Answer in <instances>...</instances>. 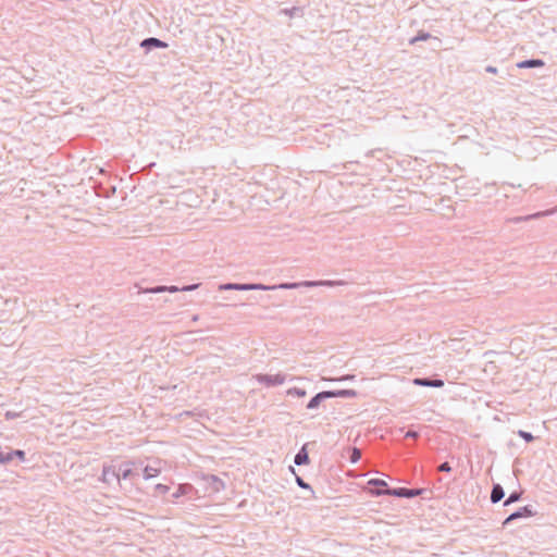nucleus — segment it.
I'll use <instances>...</instances> for the list:
<instances>
[{"label":"nucleus","mask_w":557,"mask_h":557,"mask_svg":"<svg viewBox=\"0 0 557 557\" xmlns=\"http://www.w3.org/2000/svg\"><path fill=\"white\" fill-rule=\"evenodd\" d=\"M196 287H197V285H194V286H186V287L182 288V290H191V289H194V288H196Z\"/></svg>","instance_id":"obj_27"},{"label":"nucleus","mask_w":557,"mask_h":557,"mask_svg":"<svg viewBox=\"0 0 557 557\" xmlns=\"http://www.w3.org/2000/svg\"><path fill=\"white\" fill-rule=\"evenodd\" d=\"M332 396H334V394H333V393H331V392H322V393H319L318 395H315V396H314V397L309 401V404H308V406H307V407H308L309 409H313V408H315V407H318V406H319L320 400H321L322 398L332 397Z\"/></svg>","instance_id":"obj_5"},{"label":"nucleus","mask_w":557,"mask_h":557,"mask_svg":"<svg viewBox=\"0 0 557 557\" xmlns=\"http://www.w3.org/2000/svg\"><path fill=\"white\" fill-rule=\"evenodd\" d=\"M13 459V454H4L0 453V463H7L10 462Z\"/></svg>","instance_id":"obj_12"},{"label":"nucleus","mask_w":557,"mask_h":557,"mask_svg":"<svg viewBox=\"0 0 557 557\" xmlns=\"http://www.w3.org/2000/svg\"><path fill=\"white\" fill-rule=\"evenodd\" d=\"M190 486L187 484H182L178 486L176 493L174 494V497H180L182 495H186L190 491Z\"/></svg>","instance_id":"obj_10"},{"label":"nucleus","mask_w":557,"mask_h":557,"mask_svg":"<svg viewBox=\"0 0 557 557\" xmlns=\"http://www.w3.org/2000/svg\"><path fill=\"white\" fill-rule=\"evenodd\" d=\"M296 284H293V285H288V284H283L281 285L282 288H292V287H295Z\"/></svg>","instance_id":"obj_26"},{"label":"nucleus","mask_w":557,"mask_h":557,"mask_svg":"<svg viewBox=\"0 0 557 557\" xmlns=\"http://www.w3.org/2000/svg\"><path fill=\"white\" fill-rule=\"evenodd\" d=\"M160 473V468L147 466L144 470L145 479H151L157 476Z\"/></svg>","instance_id":"obj_8"},{"label":"nucleus","mask_w":557,"mask_h":557,"mask_svg":"<svg viewBox=\"0 0 557 557\" xmlns=\"http://www.w3.org/2000/svg\"><path fill=\"white\" fill-rule=\"evenodd\" d=\"M519 435L524 438L527 442H531L533 441V436L532 434L528 433V432H524V431H520L519 432Z\"/></svg>","instance_id":"obj_18"},{"label":"nucleus","mask_w":557,"mask_h":557,"mask_svg":"<svg viewBox=\"0 0 557 557\" xmlns=\"http://www.w3.org/2000/svg\"><path fill=\"white\" fill-rule=\"evenodd\" d=\"M156 492L160 495H164L169 492V486L168 485H164V484H157L156 487H154Z\"/></svg>","instance_id":"obj_11"},{"label":"nucleus","mask_w":557,"mask_h":557,"mask_svg":"<svg viewBox=\"0 0 557 557\" xmlns=\"http://www.w3.org/2000/svg\"><path fill=\"white\" fill-rule=\"evenodd\" d=\"M372 495H393V496H399V497H413L417 496L420 492L417 490H407V488H395V490H377V491H370Z\"/></svg>","instance_id":"obj_1"},{"label":"nucleus","mask_w":557,"mask_h":557,"mask_svg":"<svg viewBox=\"0 0 557 557\" xmlns=\"http://www.w3.org/2000/svg\"><path fill=\"white\" fill-rule=\"evenodd\" d=\"M206 479L208 481L213 482V483H219L222 486L224 485L223 482L218 476H215V475H207Z\"/></svg>","instance_id":"obj_19"},{"label":"nucleus","mask_w":557,"mask_h":557,"mask_svg":"<svg viewBox=\"0 0 557 557\" xmlns=\"http://www.w3.org/2000/svg\"><path fill=\"white\" fill-rule=\"evenodd\" d=\"M257 380L261 384H264L267 386H272V385L283 384L285 381V376L282 374H274V375L260 374V375H257Z\"/></svg>","instance_id":"obj_2"},{"label":"nucleus","mask_w":557,"mask_h":557,"mask_svg":"<svg viewBox=\"0 0 557 557\" xmlns=\"http://www.w3.org/2000/svg\"><path fill=\"white\" fill-rule=\"evenodd\" d=\"M438 470L443 472H449L451 468L448 462H444L440 466Z\"/></svg>","instance_id":"obj_20"},{"label":"nucleus","mask_w":557,"mask_h":557,"mask_svg":"<svg viewBox=\"0 0 557 557\" xmlns=\"http://www.w3.org/2000/svg\"><path fill=\"white\" fill-rule=\"evenodd\" d=\"M297 481H298L299 485L304 486V483L300 479H298Z\"/></svg>","instance_id":"obj_28"},{"label":"nucleus","mask_w":557,"mask_h":557,"mask_svg":"<svg viewBox=\"0 0 557 557\" xmlns=\"http://www.w3.org/2000/svg\"><path fill=\"white\" fill-rule=\"evenodd\" d=\"M416 385L421 386H430V387H442L444 385V382L442 380H425V379H416L413 381Z\"/></svg>","instance_id":"obj_4"},{"label":"nucleus","mask_w":557,"mask_h":557,"mask_svg":"<svg viewBox=\"0 0 557 557\" xmlns=\"http://www.w3.org/2000/svg\"><path fill=\"white\" fill-rule=\"evenodd\" d=\"M163 290H165L164 287H159V288L153 289L152 292L157 293V292H163ZM166 290H169V292H176L177 288L176 287H170V288H166Z\"/></svg>","instance_id":"obj_23"},{"label":"nucleus","mask_w":557,"mask_h":557,"mask_svg":"<svg viewBox=\"0 0 557 557\" xmlns=\"http://www.w3.org/2000/svg\"><path fill=\"white\" fill-rule=\"evenodd\" d=\"M519 517H521V513H520V512H515V513L510 515V516L506 519L505 523H507V522H509V521H511V520H515V519H517V518H519Z\"/></svg>","instance_id":"obj_22"},{"label":"nucleus","mask_w":557,"mask_h":557,"mask_svg":"<svg viewBox=\"0 0 557 557\" xmlns=\"http://www.w3.org/2000/svg\"><path fill=\"white\" fill-rule=\"evenodd\" d=\"M369 485H374L376 487H380V486H386L387 483L384 481V480H380V479H371L369 482H368Z\"/></svg>","instance_id":"obj_13"},{"label":"nucleus","mask_w":557,"mask_h":557,"mask_svg":"<svg viewBox=\"0 0 557 557\" xmlns=\"http://www.w3.org/2000/svg\"><path fill=\"white\" fill-rule=\"evenodd\" d=\"M225 289H237V290H247V289H267L263 285H239V284H227L224 285Z\"/></svg>","instance_id":"obj_3"},{"label":"nucleus","mask_w":557,"mask_h":557,"mask_svg":"<svg viewBox=\"0 0 557 557\" xmlns=\"http://www.w3.org/2000/svg\"><path fill=\"white\" fill-rule=\"evenodd\" d=\"M519 497H520V496H519V494H517V493L511 494V495L508 497V499L505 502V505H509V504H511V503L517 502V500L519 499Z\"/></svg>","instance_id":"obj_17"},{"label":"nucleus","mask_w":557,"mask_h":557,"mask_svg":"<svg viewBox=\"0 0 557 557\" xmlns=\"http://www.w3.org/2000/svg\"><path fill=\"white\" fill-rule=\"evenodd\" d=\"M12 454H13V457L15 456V457L20 458L21 460L25 459V453L23 450L17 449V450L13 451Z\"/></svg>","instance_id":"obj_21"},{"label":"nucleus","mask_w":557,"mask_h":557,"mask_svg":"<svg viewBox=\"0 0 557 557\" xmlns=\"http://www.w3.org/2000/svg\"><path fill=\"white\" fill-rule=\"evenodd\" d=\"M360 457H361L360 450L358 448H354L351 456H350L351 462H357L360 459Z\"/></svg>","instance_id":"obj_14"},{"label":"nucleus","mask_w":557,"mask_h":557,"mask_svg":"<svg viewBox=\"0 0 557 557\" xmlns=\"http://www.w3.org/2000/svg\"><path fill=\"white\" fill-rule=\"evenodd\" d=\"M132 473V469L129 467H127L126 469L123 470V473H122V476L123 479H126L131 475Z\"/></svg>","instance_id":"obj_24"},{"label":"nucleus","mask_w":557,"mask_h":557,"mask_svg":"<svg viewBox=\"0 0 557 557\" xmlns=\"http://www.w3.org/2000/svg\"><path fill=\"white\" fill-rule=\"evenodd\" d=\"M504 497V491L500 485H495L492 490L491 500L493 503L499 502Z\"/></svg>","instance_id":"obj_7"},{"label":"nucleus","mask_w":557,"mask_h":557,"mask_svg":"<svg viewBox=\"0 0 557 557\" xmlns=\"http://www.w3.org/2000/svg\"><path fill=\"white\" fill-rule=\"evenodd\" d=\"M143 46H154L159 48H165L166 44L157 38H148L143 41Z\"/></svg>","instance_id":"obj_9"},{"label":"nucleus","mask_w":557,"mask_h":557,"mask_svg":"<svg viewBox=\"0 0 557 557\" xmlns=\"http://www.w3.org/2000/svg\"><path fill=\"white\" fill-rule=\"evenodd\" d=\"M288 394L296 395L298 397H304L306 395V392L304 389L293 388L288 391Z\"/></svg>","instance_id":"obj_16"},{"label":"nucleus","mask_w":557,"mask_h":557,"mask_svg":"<svg viewBox=\"0 0 557 557\" xmlns=\"http://www.w3.org/2000/svg\"><path fill=\"white\" fill-rule=\"evenodd\" d=\"M309 462V456H308V453L306 450V447L304 446L300 451L296 455L295 457V463L300 466V465H306Z\"/></svg>","instance_id":"obj_6"},{"label":"nucleus","mask_w":557,"mask_h":557,"mask_svg":"<svg viewBox=\"0 0 557 557\" xmlns=\"http://www.w3.org/2000/svg\"><path fill=\"white\" fill-rule=\"evenodd\" d=\"M418 436V433L417 432H413V431H409L406 433V437H413L416 438Z\"/></svg>","instance_id":"obj_25"},{"label":"nucleus","mask_w":557,"mask_h":557,"mask_svg":"<svg viewBox=\"0 0 557 557\" xmlns=\"http://www.w3.org/2000/svg\"><path fill=\"white\" fill-rule=\"evenodd\" d=\"M542 64H543V62L541 60H533V61H528V62L521 63L520 66H540Z\"/></svg>","instance_id":"obj_15"}]
</instances>
